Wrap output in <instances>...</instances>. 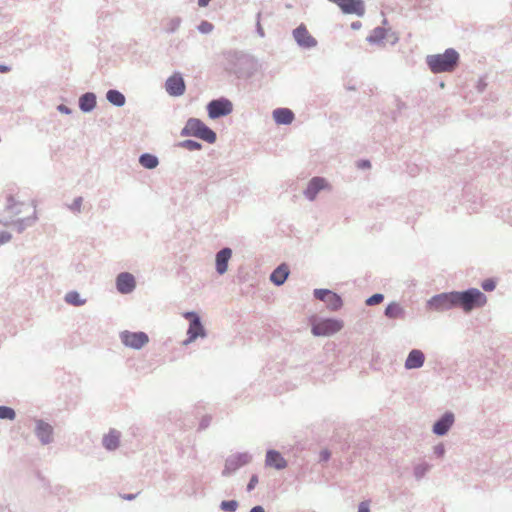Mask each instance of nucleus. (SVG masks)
<instances>
[{
	"label": "nucleus",
	"instance_id": "1",
	"mask_svg": "<svg viewBox=\"0 0 512 512\" xmlns=\"http://www.w3.org/2000/svg\"><path fill=\"white\" fill-rule=\"evenodd\" d=\"M459 61V54L452 48L442 54L427 56L426 62L433 73L452 72Z\"/></svg>",
	"mask_w": 512,
	"mask_h": 512
},
{
	"label": "nucleus",
	"instance_id": "10",
	"mask_svg": "<svg viewBox=\"0 0 512 512\" xmlns=\"http://www.w3.org/2000/svg\"><path fill=\"white\" fill-rule=\"evenodd\" d=\"M34 433L42 445L53 441V427L42 419L36 420Z\"/></svg>",
	"mask_w": 512,
	"mask_h": 512
},
{
	"label": "nucleus",
	"instance_id": "43",
	"mask_svg": "<svg viewBox=\"0 0 512 512\" xmlns=\"http://www.w3.org/2000/svg\"><path fill=\"white\" fill-rule=\"evenodd\" d=\"M496 287V284L495 282L492 280V279H487L485 280L483 283H482V288L485 290V291H492L494 290Z\"/></svg>",
	"mask_w": 512,
	"mask_h": 512
},
{
	"label": "nucleus",
	"instance_id": "31",
	"mask_svg": "<svg viewBox=\"0 0 512 512\" xmlns=\"http://www.w3.org/2000/svg\"><path fill=\"white\" fill-rule=\"evenodd\" d=\"M182 19L180 17H173L169 19L165 25V32L172 34L175 33L181 26Z\"/></svg>",
	"mask_w": 512,
	"mask_h": 512
},
{
	"label": "nucleus",
	"instance_id": "8",
	"mask_svg": "<svg viewBox=\"0 0 512 512\" xmlns=\"http://www.w3.org/2000/svg\"><path fill=\"white\" fill-rule=\"evenodd\" d=\"M166 92L173 97L182 96L186 90L184 78L180 72H174L165 81Z\"/></svg>",
	"mask_w": 512,
	"mask_h": 512
},
{
	"label": "nucleus",
	"instance_id": "49",
	"mask_svg": "<svg viewBox=\"0 0 512 512\" xmlns=\"http://www.w3.org/2000/svg\"><path fill=\"white\" fill-rule=\"evenodd\" d=\"M11 68L5 64H0V73H7Z\"/></svg>",
	"mask_w": 512,
	"mask_h": 512
},
{
	"label": "nucleus",
	"instance_id": "53",
	"mask_svg": "<svg viewBox=\"0 0 512 512\" xmlns=\"http://www.w3.org/2000/svg\"><path fill=\"white\" fill-rule=\"evenodd\" d=\"M313 295L317 300H320V288H315L313 290Z\"/></svg>",
	"mask_w": 512,
	"mask_h": 512
},
{
	"label": "nucleus",
	"instance_id": "47",
	"mask_svg": "<svg viewBox=\"0 0 512 512\" xmlns=\"http://www.w3.org/2000/svg\"><path fill=\"white\" fill-rule=\"evenodd\" d=\"M238 77H250L252 75V71H247V72H244V71H237L236 72Z\"/></svg>",
	"mask_w": 512,
	"mask_h": 512
},
{
	"label": "nucleus",
	"instance_id": "36",
	"mask_svg": "<svg viewBox=\"0 0 512 512\" xmlns=\"http://www.w3.org/2000/svg\"><path fill=\"white\" fill-rule=\"evenodd\" d=\"M214 25L209 21L203 20L197 26V30L202 34H209L213 31Z\"/></svg>",
	"mask_w": 512,
	"mask_h": 512
},
{
	"label": "nucleus",
	"instance_id": "42",
	"mask_svg": "<svg viewBox=\"0 0 512 512\" xmlns=\"http://www.w3.org/2000/svg\"><path fill=\"white\" fill-rule=\"evenodd\" d=\"M12 239V234L7 231L0 232V245L8 243Z\"/></svg>",
	"mask_w": 512,
	"mask_h": 512
},
{
	"label": "nucleus",
	"instance_id": "29",
	"mask_svg": "<svg viewBox=\"0 0 512 512\" xmlns=\"http://www.w3.org/2000/svg\"><path fill=\"white\" fill-rule=\"evenodd\" d=\"M65 301L68 304H71L74 306H82L86 303V300L82 299L80 294L77 291H70V292L66 293Z\"/></svg>",
	"mask_w": 512,
	"mask_h": 512
},
{
	"label": "nucleus",
	"instance_id": "20",
	"mask_svg": "<svg viewBox=\"0 0 512 512\" xmlns=\"http://www.w3.org/2000/svg\"><path fill=\"white\" fill-rule=\"evenodd\" d=\"M424 359H425V357H424L423 352L420 350L414 349L409 353V355L406 359V362H405V367L407 369L419 368L423 365Z\"/></svg>",
	"mask_w": 512,
	"mask_h": 512
},
{
	"label": "nucleus",
	"instance_id": "26",
	"mask_svg": "<svg viewBox=\"0 0 512 512\" xmlns=\"http://www.w3.org/2000/svg\"><path fill=\"white\" fill-rule=\"evenodd\" d=\"M106 99L110 104L116 107H122L126 103L125 95L117 89L108 90L106 92Z\"/></svg>",
	"mask_w": 512,
	"mask_h": 512
},
{
	"label": "nucleus",
	"instance_id": "25",
	"mask_svg": "<svg viewBox=\"0 0 512 512\" xmlns=\"http://www.w3.org/2000/svg\"><path fill=\"white\" fill-rule=\"evenodd\" d=\"M343 327V322L336 319L322 320V335H332L340 331Z\"/></svg>",
	"mask_w": 512,
	"mask_h": 512
},
{
	"label": "nucleus",
	"instance_id": "22",
	"mask_svg": "<svg viewBox=\"0 0 512 512\" xmlns=\"http://www.w3.org/2000/svg\"><path fill=\"white\" fill-rule=\"evenodd\" d=\"M322 301L325 302L327 307L331 310H337L342 306L341 298L329 290L322 289Z\"/></svg>",
	"mask_w": 512,
	"mask_h": 512
},
{
	"label": "nucleus",
	"instance_id": "41",
	"mask_svg": "<svg viewBox=\"0 0 512 512\" xmlns=\"http://www.w3.org/2000/svg\"><path fill=\"white\" fill-rule=\"evenodd\" d=\"M257 484H258V476L256 474H253L250 477V480L247 484V487H246L247 491L251 492L256 487Z\"/></svg>",
	"mask_w": 512,
	"mask_h": 512
},
{
	"label": "nucleus",
	"instance_id": "15",
	"mask_svg": "<svg viewBox=\"0 0 512 512\" xmlns=\"http://www.w3.org/2000/svg\"><path fill=\"white\" fill-rule=\"evenodd\" d=\"M265 464L266 466L273 467L277 470H283L287 467V461L280 452L274 449H269L266 452Z\"/></svg>",
	"mask_w": 512,
	"mask_h": 512
},
{
	"label": "nucleus",
	"instance_id": "23",
	"mask_svg": "<svg viewBox=\"0 0 512 512\" xmlns=\"http://www.w3.org/2000/svg\"><path fill=\"white\" fill-rule=\"evenodd\" d=\"M454 417L452 414H445L438 420L433 427V431L437 435H444L453 424Z\"/></svg>",
	"mask_w": 512,
	"mask_h": 512
},
{
	"label": "nucleus",
	"instance_id": "6",
	"mask_svg": "<svg viewBox=\"0 0 512 512\" xmlns=\"http://www.w3.org/2000/svg\"><path fill=\"white\" fill-rule=\"evenodd\" d=\"M428 306L430 309L436 311H444L458 307L457 292H449L436 295L431 300H429Z\"/></svg>",
	"mask_w": 512,
	"mask_h": 512
},
{
	"label": "nucleus",
	"instance_id": "39",
	"mask_svg": "<svg viewBox=\"0 0 512 512\" xmlns=\"http://www.w3.org/2000/svg\"><path fill=\"white\" fill-rule=\"evenodd\" d=\"M260 20H261V12H258L256 15V33L258 34L259 37L264 38L265 32L260 23Z\"/></svg>",
	"mask_w": 512,
	"mask_h": 512
},
{
	"label": "nucleus",
	"instance_id": "35",
	"mask_svg": "<svg viewBox=\"0 0 512 512\" xmlns=\"http://www.w3.org/2000/svg\"><path fill=\"white\" fill-rule=\"evenodd\" d=\"M309 322L312 326L311 332L314 336L319 337L320 336V322L318 321L317 315H312L309 318Z\"/></svg>",
	"mask_w": 512,
	"mask_h": 512
},
{
	"label": "nucleus",
	"instance_id": "16",
	"mask_svg": "<svg viewBox=\"0 0 512 512\" xmlns=\"http://www.w3.org/2000/svg\"><path fill=\"white\" fill-rule=\"evenodd\" d=\"M204 122L198 118H189L184 127L180 131V135L182 137H196L200 133V129L203 126Z\"/></svg>",
	"mask_w": 512,
	"mask_h": 512
},
{
	"label": "nucleus",
	"instance_id": "45",
	"mask_svg": "<svg viewBox=\"0 0 512 512\" xmlns=\"http://www.w3.org/2000/svg\"><path fill=\"white\" fill-rule=\"evenodd\" d=\"M358 512H370L369 502H367V501L361 502L359 505V508H358Z\"/></svg>",
	"mask_w": 512,
	"mask_h": 512
},
{
	"label": "nucleus",
	"instance_id": "13",
	"mask_svg": "<svg viewBox=\"0 0 512 512\" xmlns=\"http://www.w3.org/2000/svg\"><path fill=\"white\" fill-rule=\"evenodd\" d=\"M232 253V249L229 247H224L216 253L215 269L219 275H223L227 272Z\"/></svg>",
	"mask_w": 512,
	"mask_h": 512
},
{
	"label": "nucleus",
	"instance_id": "48",
	"mask_svg": "<svg viewBox=\"0 0 512 512\" xmlns=\"http://www.w3.org/2000/svg\"><path fill=\"white\" fill-rule=\"evenodd\" d=\"M249 512H265V509L260 505H256Z\"/></svg>",
	"mask_w": 512,
	"mask_h": 512
},
{
	"label": "nucleus",
	"instance_id": "5",
	"mask_svg": "<svg viewBox=\"0 0 512 512\" xmlns=\"http://www.w3.org/2000/svg\"><path fill=\"white\" fill-rule=\"evenodd\" d=\"M206 109L209 118L218 119L229 115L233 111V105L229 99L220 97L218 99L211 100L207 104Z\"/></svg>",
	"mask_w": 512,
	"mask_h": 512
},
{
	"label": "nucleus",
	"instance_id": "33",
	"mask_svg": "<svg viewBox=\"0 0 512 512\" xmlns=\"http://www.w3.org/2000/svg\"><path fill=\"white\" fill-rule=\"evenodd\" d=\"M16 413L13 408L8 406H0V419L14 420Z\"/></svg>",
	"mask_w": 512,
	"mask_h": 512
},
{
	"label": "nucleus",
	"instance_id": "21",
	"mask_svg": "<svg viewBox=\"0 0 512 512\" xmlns=\"http://www.w3.org/2000/svg\"><path fill=\"white\" fill-rule=\"evenodd\" d=\"M22 202H17L12 195L6 198L5 211L9 214L7 219H13L15 216L22 213Z\"/></svg>",
	"mask_w": 512,
	"mask_h": 512
},
{
	"label": "nucleus",
	"instance_id": "4",
	"mask_svg": "<svg viewBox=\"0 0 512 512\" xmlns=\"http://www.w3.org/2000/svg\"><path fill=\"white\" fill-rule=\"evenodd\" d=\"M252 461V456L248 452H238L227 457L225 460L222 475L227 477L235 473L241 467L248 465Z\"/></svg>",
	"mask_w": 512,
	"mask_h": 512
},
{
	"label": "nucleus",
	"instance_id": "27",
	"mask_svg": "<svg viewBox=\"0 0 512 512\" xmlns=\"http://www.w3.org/2000/svg\"><path fill=\"white\" fill-rule=\"evenodd\" d=\"M139 164L149 170L155 169L159 165V159L151 153H143L139 156Z\"/></svg>",
	"mask_w": 512,
	"mask_h": 512
},
{
	"label": "nucleus",
	"instance_id": "44",
	"mask_svg": "<svg viewBox=\"0 0 512 512\" xmlns=\"http://www.w3.org/2000/svg\"><path fill=\"white\" fill-rule=\"evenodd\" d=\"M57 110L66 115H70L72 113V110L64 104L58 105Z\"/></svg>",
	"mask_w": 512,
	"mask_h": 512
},
{
	"label": "nucleus",
	"instance_id": "28",
	"mask_svg": "<svg viewBox=\"0 0 512 512\" xmlns=\"http://www.w3.org/2000/svg\"><path fill=\"white\" fill-rule=\"evenodd\" d=\"M197 138L206 141L209 144H213L217 140V134L210 127H208L205 123L200 129V133Z\"/></svg>",
	"mask_w": 512,
	"mask_h": 512
},
{
	"label": "nucleus",
	"instance_id": "19",
	"mask_svg": "<svg viewBox=\"0 0 512 512\" xmlns=\"http://www.w3.org/2000/svg\"><path fill=\"white\" fill-rule=\"evenodd\" d=\"M289 268L286 264H280L277 268L273 270L270 275V281L276 285L281 286L285 283L289 276Z\"/></svg>",
	"mask_w": 512,
	"mask_h": 512
},
{
	"label": "nucleus",
	"instance_id": "3",
	"mask_svg": "<svg viewBox=\"0 0 512 512\" xmlns=\"http://www.w3.org/2000/svg\"><path fill=\"white\" fill-rule=\"evenodd\" d=\"M184 318L190 321L187 330V339L183 342L184 345H188L195 341L198 337H206V330L201 322V318L195 311H188L184 313Z\"/></svg>",
	"mask_w": 512,
	"mask_h": 512
},
{
	"label": "nucleus",
	"instance_id": "51",
	"mask_svg": "<svg viewBox=\"0 0 512 512\" xmlns=\"http://www.w3.org/2000/svg\"><path fill=\"white\" fill-rule=\"evenodd\" d=\"M240 60H241V62H242V63H244V64H249V65H251V66H253V65H254L253 61H252L251 59H249V58L243 57V58H241Z\"/></svg>",
	"mask_w": 512,
	"mask_h": 512
},
{
	"label": "nucleus",
	"instance_id": "9",
	"mask_svg": "<svg viewBox=\"0 0 512 512\" xmlns=\"http://www.w3.org/2000/svg\"><path fill=\"white\" fill-rule=\"evenodd\" d=\"M293 37L296 43L303 49H311L317 46L316 38L312 37L306 27L301 24L293 30Z\"/></svg>",
	"mask_w": 512,
	"mask_h": 512
},
{
	"label": "nucleus",
	"instance_id": "12",
	"mask_svg": "<svg viewBox=\"0 0 512 512\" xmlns=\"http://www.w3.org/2000/svg\"><path fill=\"white\" fill-rule=\"evenodd\" d=\"M37 221V214L36 210H34L33 215L21 219H17L13 221V219H7V217L0 219V224L3 226H9L13 225L18 233H22L25 231L28 227H32Z\"/></svg>",
	"mask_w": 512,
	"mask_h": 512
},
{
	"label": "nucleus",
	"instance_id": "50",
	"mask_svg": "<svg viewBox=\"0 0 512 512\" xmlns=\"http://www.w3.org/2000/svg\"><path fill=\"white\" fill-rule=\"evenodd\" d=\"M358 167H360V168H369L370 167V163H369V161H361V162H359Z\"/></svg>",
	"mask_w": 512,
	"mask_h": 512
},
{
	"label": "nucleus",
	"instance_id": "46",
	"mask_svg": "<svg viewBox=\"0 0 512 512\" xmlns=\"http://www.w3.org/2000/svg\"><path fill=\"white\" fill-rule=\"evenodd\" d=\"M136 496H137V494H123V495H121V498L124 500L131 501V500H134L136 498Z\"/></svg>",
	"mask_w": 512,
	"mask_h": 512
},
{
	"label": "nucleus",
	"instance_id": "7",
	"mask_svg": "<svg viewBox=\"0 0 512 512\" xmlns=\"http://www.w3.org/2000/svg\"><path fill=\"white\" fill-rule=\"evenodd\" d=\"M120 340L124 346L140 350L149 342V337L142 331L131 332L125 330L120 333Z\"/></svg>",
	"mask_w": 512,
	"mask_h": 512
},
{
	"label": "nucleus",
	"instance_id": "18",
	"mask_svg": "<svg viewBox=\"0 0 512 512\" xmlns=\"http://www.w3.org/2000/svg\"><path fill=\"white\" fill-rule=\"evenodd\" d=\"M272 116L278 125H289L295 118L293 111L289 108H276L273 110Z\"/></svg>",
	"mask_w": 512,
	"mask_h": 512
},
{
	"label": "nucleus",
	"instance_id": "2",
	"mask_svg": "<svg viewBox=\"0 0 512 512\" xmlns=\"http://www.w3.org/2000/svg\"><path fill=\"white\" fill-rule=\"evenodd\" d=\"M487 303V297L478 289L472 288L463 292H457V304L464 312L481 308Z\"/></svg>",
	"mask_w": 512,
	"mask_h": 512
},
{
	"label": "nucleus",
	"instance_id": "54",
	"mask_svg": "<svg viewBox=\"0 0 512 512\" xmlns=\"http://www.w3.org/2000/svg\"><path fill=\"white\" fill-rule=\"evenodd\" d=\"M321 457H322V459H327V458L329 457V455H328V454H324V453L322 452Z\"/></svg>",
	"mask_w": 512,
	"mask_h": 512
},
{
	"label": "nucleus",
	"instance_id": "40",
	"mask_svg": "<svg viewBox=\"0 0 512 512\" xmlns=\"http://www.w3.org/2000/svg\"><path fill=\"white\" fill-rule=\"evenodd\" d=\"M211 420L212 417L210 415L203 416L199 422V429L205 430L206 428H208L211 423Z\"/></svg>",
	"mask_w": 512,
	"mask_h": 512
},
{
	"label": "nucleus",
	"instance_id": "38",
	"mask_svg": "<svg viewBox=\"0 0 512 512\" xmlns=\"http://www.w3.org/2000/svg\"><path fill=\"white\" fill-rule=\"evenodd\" d=\"M384 297L382 294H374L366 300V304L369 306L377 305L383 301Z\"/></svg>",
	"mask_w": 512,
	"mask_h": 512
},
{
	"label": "nucleus",
	"instance_id": "30",
	"mask_svg": "<svg viewBox=\"0 0 512 512\" xmlns=\"http://www.w3.org/2000/svg\"><path fill=\"white\" fill-rule=\"evenodd\" d=\"M177 146L180 148L187 149L189 151L201 150L203 147V145L200 142L191 139L180 141L177 144Z\"/></svg>",
	"mask_w": 512,
	"mask_h": 512
},
{
	"label": "nucleus",
	"instance_id": "37",
	"mask_svg": "<svg viewBox=\"0 0 512 512\" xmlns=\"http://www.w3.org/2000/svg\"><path fill=\"white\" fill-rule=\"evenodd\" d=\"M83 198L81 196L76 197L73 202L68 205L69 210L73 213H80L82 209Z\"/></svg>",
	"mask_w": 512,
	"mask_h": 512
},
{
	"label": "nucleus",
	"instance_id": "52",
	"mask_svg": "<svg viewBox=\"0 0 512 512\" xmlns=\"http://www.w3.org/2000/svg\"><path fill=\"white\" fill-rule=\"evenodd\" d=\"M210 1H211V0H198V5H199L200 7H206V6H208V4H209V2H210Z\"/></svg>",
	"mask_w": 512,
	"mask_h": 512
},
{
	"label": "nucleus",
	"instance_id": "11",
	"mask_svg": "<svg viewBox=\"0 0 512 512\" xmlns=\"http://www.w3.org/2000/svg\"><path fill=\"white\" fill-rule=\"evenodd\" d=\"M116 288L121 294H129L136 288L135 277L129 272H121L116 277Z\"/></svg>",
	"mask_w": 512,
	"mask_h": 512
},
{
	"label": "nucleus",
	"instance_id": "17",
	"mask_svg": "<svg viewBox=\"0 0 512 512\" xmlns=\"http://www.w3.org/2000/svg\"><path fill=\"white\" fill-rule=\"evenodd\" d=\"M79 109L83 113L92 112L97 105V97L93 92H86L79 97L78 100Z\"/></svg>",
	"mask_w": 512,
	"mask_h": 512
},
{
	"label": "nucleus",
	"instance_id": "24",
	"mask_svg": "<svg viewBox=\"0 0 512 512\" xmlns=\"http://www.w3.org/2000/svg\"><path fill=\"white\" fill-rule=\"evenodd\" d=\"M320 192V176H314L308 183L307 188L303 191L304 196L313 201Z\"/></svg>",
	"mask_w": 512,
	"mask_h": 512
},
{
	"label": "nucleus",
	"instance_id": "14",
	"mask_svg": "<svg viewBox=\"0 0 512 512\" xmlns=\"http://www.w3.org/2000/svg\"><path fill=\"white\" fill-rule=\"evenodd\" d=\"M121 432L111 428L102 438V445L107 451H115L120 446Z\"/></svg>",
	"mask_w": 512,
	"mask_h": 512
},
{
	"label": "nucleus",
	"instance_id": "32",
	"mask_svg": "<svg viewBox=\"0 0 512 512\" xmlns=\"http://www.w3.org/2000/svg\"><path fill=\"white\" fill-rule=\"evenodd\" d=\"M385 315L392 319L399 318L402 315V309L398 304L391 303L386 307Z\"/></svg>",
	"mask_w": 512,
	"mask_h": 512
},
{
	"label": "nucleus",
	"instance_id": "34",
	"mask_svg": "<svg viewBox=\"0 0 512 512\" xmlns=\"http://www.w3.org/2000/svg\"><path fill=\"white\" fill-rule=\"evenodd\" d=\"M239 506L236 500H224L220 503V509L226 512H235Z\"/></svg>",
	"mask_w": 512,
	"mask_h": 512
}]
</instances>
